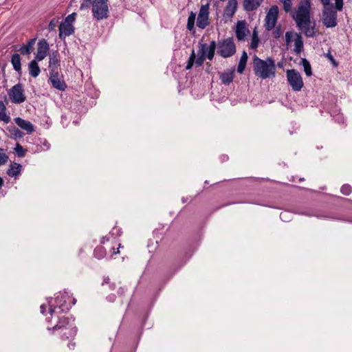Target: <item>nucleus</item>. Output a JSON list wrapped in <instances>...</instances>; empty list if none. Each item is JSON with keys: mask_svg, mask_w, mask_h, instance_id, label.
Returning a JSON list of instances; mask_svg holds the SVG:
<instances>
[{"mask_svg": "<svg viewBox=\"0 0 352 352\" xmlns=\"http://www.w3.org/2000/svg\"><path fill=\"white\" fill-rule=\"evenodd\" d=\"M310 0H300L296 12L292 16L296 26L307 37H314L316 34L315 22L311 21Z\"/></svg>", "mask_w": 352, "mask_h": 352, "instance_id": "1", "label": "nucleus"}, {"mask_svg": "<svg viewBox=\"0 0 352 352\" xmlns=\"http://www.w3.org/2000/svg\"><path fill=\"white\" fill-rule=\"evenodd\" d=\"M253 71L261 79L272 78L276 76V67L274 60L268 57L263 60L256 55L253 57Z\"/></svg>", "mask_w": 352, "mask_h": 352, "instance_id": "2", "label": "nucleus"}, {"mask_svg": "<svg viewBox=\"0 0 352 352\" xmlns=\"http://www.w3.org/2000/svg\"><path fill=\"white\" fill-rule=\"evenodd\" d=\"M337 10L333 6H324L322 12V24L327 28H332L337 25Z\"/></svg>", "mask_w": 352, "mask_h": 352, "instance_id": "3", "label": "nucleus"}, {"mask_svg": "<svg viewBox=\"0 0 352 352\" xmlns=\"http://www.w3.org/2000/svg\"><path fill=\"white\" fill-rule=\"evenodd\" d=\"M108 0H94L92 3L93 16L100 21L107 19L109 16Z\"/></svg>", "mask_w": 352, "mask_h": 352, "instance_id": "4", "label": "nucleus"}, {"mask_svg": "<svg viewBox=\"0 0 352 352\" xmlns=\"http://www.w3.org/2000/svg\"><path fill=\"white\" fill-rule=\"evenodd\" d=\"M218 54L223 58H228L236 52V45L232 38H228L218 43Z\"/></svg>", "mask_w": 352, "mask_h": 352, "instance_id": "5", "label": "nucleus"}, {"mask_svg": "<svg viewBox=\"0 0 352 352\" xmlns=\"http://www.w3.org/2000/svg\"><path fill=\"white\" fill-rule=\"evenodd\" d=\"M287 80L294 91H299L303 87L304 83L301 75L294 69L287 70Z\"/></svg>", "mask_w": 352, "mask_h": 352, "instance_id": "6", "label": "nucleus"}, {"mask_svg": "<svg viewBox=\"0 0 352 352\" xmlns=\"http://www.w3.org/2000/svg\"><path fill=\"white\" fill-rule=\"evenodd\" d=\"M8 96L11 101L14 104H21L25 101L26 96L23 85L18 83L14 85L9 91Z\"/></svg>", "mask_w": 352, "mask_h": 352, "instance_id": "7", "label": "nucleus"}, {"mask_svg": "<svg viewBox=\"0 0 352 352\" xmlns=\"http://www.w3.org/2000/svg\"><path fill=\"white\" fill-rule=\"evenodd\" d=\"M278 15V7L276 5L272 6L265 16V28L267 30H272L275 28Z\"/></svg>", "mask_w": 352, "mask_h": 352, "instance_id": "8", "label": "nucleus"}, {"mask_svg": "<svg viewBox=\"0 0 352 352\" xmlns=\"http://www.w3.org/2000/svg\"><path fill=\"white\" fill-rule=\"evenodd\" d=\"M209 5H202L200 8L197 19V25L201 29L205 28L208 25Z\"/></svg>", "mask_w": 352, "mask_h": 352, "instance_id": "9", "label": "nucleus"}, {"mask_svg": "<svg viewBox=\"0 0 352 352\" xmlns=\"http://www.w3.org/2000/svg\"><path fill=\"white\" fill-rule=\"evenodd\" d=\"M49 81L52 87L60 91H65L67 88V85L60 77L58 72H54L53 69L50 72V76Z\"/></svg>", "mask_w": 352, "mask_h": 352, "instance_id": "10", "label": "nucleus"}, {"mask_svg": "<svg viewBox=\"0 0 352 352\" xmlns=\"http://www.w3.org/2000/svg\"><path fill=\"white\" fill-rule=\"evenodd\" d=\"M50 46L47 41L43 38L40 40L37 44V50L35 55V58L38 61L43 60L47 55Z\"/></svg>", "mask_w": 352, "mask_h": 352, "instance_id": "11", "label": "nucleus"}, {"mask_svg": "<svg viewBox=\"0 0 352 352\" xmlns=\"http://www.w3.org/2000/svg\"><path fill=\"white\" fill-rule=\"evenodd\" d=\"M236 36L239 41H243L248 34L250 33L249 30L246 27L245 21H239L236 26Z\"/></svg>", "mask_w": 352, "mask_h": 352, "instance_id": "12", "label": "nucleus"}, {"mask_svg": "<svg viewBox=\"0 0 352 352\" xmlns=\"http://www.w3.org/2000/svg\"><path fill=\"white\" fill-rule=\"evenodd\" d=\"M57 318L58 320L56 324H54L52 327H47V329L49 331H52L53 332H58L65 327L73 324L72 323L70 322V320L67 317H57Z\"/></svg>", "mask_w": 352, "mask_h": 352, "instance_id": "13", "label": "nucleus"}, {"mask_svg": "<svg viewBox=\"0 0 352 352\" xmlns=\"http://www.w3.org/2000/svg\"><path fill=\"white\" fill-rule=\"evenodd\" d=\"M58 334L62 340L72 339L74 338L76 334V328L74 326V324L68 325L59 331Z\"/></svg>", "mask_w": 352, "mask_h": 352, "instance_id": "14", "label": "nucleus"}, {"mask_svg": "<svg viewBox=\"0 0 352 352\" xmlns=\"http://www.w3.org/2000/svg\"><path fill=\"white\" fill-rule=\"evenodd\" d=\"M14 120L16 124L21 129L25 131L28 134H31L34 131V126L30 121L23 120L19 117L15 118Z\"/></svg>", "mask_w": 352, "mask_h": 352, "instance_id": "15", "label": "nucleus"}, {"mask_svg": "<svg viewBox=\"0 0 352 352\" xmlns=\"http://www.w3.org/2000/svg\"><path fill=\"white\" fill-rule=\"evenodd\" d=\"M74 32V27L72 24L62 22L59 25V37L65 38Z\"/></svg>", "mask_w": 352, "mask_h": 352, "instance_id": "16", "label": "nucleus"}, {"mask_svg": "<svg viewBox=\"0 0 352 352\" xmlns=\"http://www.w3.org/2000/svg\"><path fill=\"white\" fill-rule=\"evenodd\" d=\"M64 298V296H58L56 298V306H53V305H50V308H49V313L51 316H52L54 314H55L56 312V309L57 307H58L59 309H61V311H65V310H69V307L68 306H66L65 305V300H64V302H62V299Z\"/></svg>", "mask_w": 352, "mask_h": 352, "instance_id": "17", "label": "nucleus"}, {"mask_svg": "<svg viewBox=\"0 0 352 352\" xmlns=\"http://www.w3.org/2000/svg\"><path fill=\"white\" fill-rule=\"evenodd\" d=\"M234 70V68H232V69H228L220 74V80L223 84L228 85L233 81Z\"/></svg>", "mask_w": 352, "mask_h": 352, "instance_id": "18", "label": "nucleus"}, {"mask_svg": "<svg viewBox=\"0 0 352 352\" xmlns=\"http://www.w3.org/2000/svg\"><path fill=\"white\" fill-rule=\"evenodd\" d=\"M36 38H33L30 39L26 45H23L20 47V48L18 50V51L21 53L22 55H29L30 54L33 50H34V45L35 44Z\"/></svg>", "mask_w": 352, "mask_h": 352, "instance_id": "19", "label": "nucleus"}, {"mask_svg": "<svg viewBox=\"0 0 352 352\" xmlns=\"http://www.w3.org/2000/svg\"><path fill=\"white\" fill-rule=\"evenodd\" d=\"M237 9V1L229 0L224 10V16L231 18L234 14Z\"/></svg>", "mask_w": 352, "mask_h": 352, "instance_id": "20", "label": "nucleus"}, {"mask_svg": "<svg viewBox=\"0 0 352 352\" xmlns=\"http://www.w3.org/2000/svg\"><path fill=\"white\" fill-rule=\"evenodd\" d=\"M262 3V0H243V6L245 11L251 12L256 10Z\"/></svg>", "mask_w": 352, "mask_h": 352, "instance_id": "21", "label": "nucleus"}, {"mask_svg": "<svg viewBox=\"0 0 352 352\" xmlns=\"http://www.w3.org/2000/svg\"><path fill=\"white\" fill-rule=\"evenodd\" d=\"M37 62V60L34 59L30 62L28 65L29 74L34 78L37 77L41 72V69Z\"/></svg>", "mask_w": 352, "mask_h": 352, "instance_id": "22", "label": "nucleus"}, {"mask_svg": "<svg viewBox=\"0 0 352 352\" xmlns=\"http://www.w3.org/2000/svg\"><path fill=\"white\" fill-rule=\"evenodd\" d=\"M22 166L18 163H13L10 165L9 168L7 170V174L10 177H16L21 173Z\"/></svg>", "mask_w": 352, "mask_h": 352, "instance_id": "23", "label": "nucleus"}, {"mask_svg": "<svg viewBox=\"0 0 352 352\" xmlns=\"http://www.w3.org/2000/svg\"><path fill=\"white\" fill-rule=\"evenodd\" d=\"M208 49V45L206 43L200 45L199 53L201 56H199L196 60H195V63L197 66H201L204 63V61L206 58V50Z\"/></svg>", "mask_w": 352, "mask_h": 352, "instance_id": "24", "label": "nucleus"}, {"mask_svg": "<svg viewBox=\"0 0 352 352\" xmlns=\"http://www.w3.org/2000/svg\"><path fill=\"white\" fill-rule=\"evenodd\" d=\"M6 107L2 100H0V120L8 124L10 122V117L6 113Z\"/></svg>", "mask_w": 352, "mask_h": 352, "instance_id": "25", "label": "nucleus"}, {"mask_svg": "<svg viewBox=\"0 0 352 352\" xmlns=\"http://www.w3.org/2000/svg\"><path fill=\"white\" fill-rule=\"evenodd\" d=\"M248 56L245 51H243L237 66V72L242 74L245 68Z\"/></svg>", "mask_w": 352, "mask_h": 352, "instance_id": "26", "label": "nucleus"}, {"mask_svg": "<svg viewBox=\"0 0 352 352\" xmlns=\"http://www.w3.org/2000/svg\"><path fill=\"white\" fill-rule=\"evenodd\" d=\"M303 50V41L300 34H296L294 40V52L296 54H299Z\"/></svg>", "mask_w": 352, "mask_h": 352, "instance_id": "27", "label": "nucleus"}, {"mask_svg": "<svg viewBox=\"0 0 352 352\" xmlns=\"http://www.w3.org/2000/svg\"><path fill=\"white\" fill-rule=\"evenodd\" d=\"M8 131L10 132L11 137L14 139H20L24 136V133L14 126H10L8 127Z\"/></svg>", "mask_w": 352, "mask_h": 352, "instance_id": "28", "label": "nucleus"}, {"mask_svg": "<svg viewBox=\"0 0 352 352\" xmlns=\"http://www.w3.org/2000/svg\"><path fill=\"white\" fill-rule=\"evenodd\" d=\"M217 47V43L215 41H212L210 43V45L208 46V49L206 50V57L210 60H212L214 56L215 50Z\"/></svg>", "mask_w": 352, "mask_h": 352, "instance_id": "29", "label": "nucleus"}, {"mask_svg": "<svg viewBox=\"0 0 352 352\" xmlns=\"http://www.w3.org/2000/svg\"><path fill=\"white\" fill-rule=\"evenodd\" d=\"M59 65V54L57 51L53 52L50 55L49 67H57Z\"/></svg>", "mask_w": 352, "mask_h": 352, "instance_id": "30", "label": "nucleus"}, {"mask_svg": "<svg viewBox=\"0 0 352 352\" xmlns=\"http://www.w3.org/2000/svg\"><path fill=\"white\" fill-rule=\"evenodd\" d=\"M11 63L15 71L20 72L21 70V57L19 54H14L12 55L11 58Z\"/></svg>", "mask_w": 352, "mask_h": 352, "instance_id": "31", "label": "nucleus"}, {"mask_svg": "<svg viewBox=\"0 0 352 352\" xmlns=\"http://www.w3.org/2000/svg\"><path fill=\"white\" fill-rule=\"evenodd\" d=\"M94 254L98 259H102L106 256V250L102 246H98L95 248Z\"/></svg>", "mask_w": 352, "mask_h": 352, "instance_id": "32", "label": "nucleus"}, {"mask_svg": "<svg viewBox=\"0 0 352 352\" xmlns=\"http://www.w3.org/2000/svg\"><path fill=\"white\" fill-rule=\"evenodd\" d=\"M301 61L305 73L307 76H311L312 75V70L309 62L306 58H302Z\"/></svg>", "mask_w": 352, "mask_h": 352, "instance_id": "33", "label": "nucleus"}, {"mask_svg": "<svg viewBox=\"0 0 352 352\" xmlns=\"http://www.w3.org/2000/svg\"><path fill=\"white\" fill-rule=\"evenodd\" d=\"M259 38L258 36V33L256 30L253 31L252 36V41L250 43V48L251 49H256L258 45Z\"/></svg>", "mask_w": 352, "mask_h": 352, "instance_id": "34", "label": "nucleus"}, {"mask_svg": "<svg viewBox=\"0 0 352 352\" xmlns=\"http://www.w3.org/2000/svg\"><path fill=\"white\" fill-rule=\"evenodd\" d=\"M195 17L196 14L194 13L193 12H191L190 15L188 16L187 21V29L189 30L190 31L192 30L194 28Z\"/></svg>", "mask_w": 352, "mask_h": 352, "instance_id": "35", "label": "nucleus"}, {"mask_svg": "<svg viewBox=\"0 0 352 352\" xmlns=\"http://www.w3.org/2000/svg\"><path fill=\"white\" fill-rule=\"evenodd\" d=\"M195 50H192L191 54L188 60L186 66V69L187 70L190 69L192 67V66L195 63Z\"/></svg>", "mask_w": 352, "mask_h": 352, "instance_id": "36", "label": "nucleus"}, {"mask_svg": "<svg viewBox=\"0 0 352 352\" xmlns=\"http://www.w3.org/2000/svg\"><path fill=\"white\" fill-rule=\"evenodd\" d=\"M14 151L17 156L19 157H23L25 155V150L19 143L16 144V147L14 148Z\"/></svg>", "mask_w": 352, "mask_h": 352, "instance_id": "37", "label": "nucleus"}, {"mask_svg": "<svg viewBox=\"0 0 352 352\" xmlns=\"http://www.w3.org/2000/svg\"><path fill=\"white\" fill-rule=\"evenodd\" d=\"M340 191L342 195L349 196L352 192V187L349 184H344L342 186Z\"/></svg>", "mask_w": 352, "mask_h": 352, "instance_id": "38", "label": "nucleus"}, {"mask_svg": "<svg viewBox=\"0 0 352 352\" xmlns=\"http://www.w3.org/2000/svg\"><path fill=\"white\" fill-rule=\"evenodd\" d=\"M8 156L5 153L3 148H0V166L3 165L8 162Z\"/></svg>", "mask_w": 352, "mask_h": 352, "instance_id": "39", "label": "nucleus"}, {"mask_svg": "<svg viewBox=\"0 0 352 352\" xmlns=\"http://www.w3.org/2000/svg\"><path fill=\"white\" fill-rule=\"evenodd\" d=\"M283 4V9L285 12H289L292 10V3L291 0H282Z\"/></svg>", "mask_w": 352, "mask_h": 352, "instance_id": "40", "label": "nucleus"}, {"mask_svg": "<svg viewBox=\"0 0 352 352\" xmlns=\"http://www.w3.org/2000/svg\"><path fill=\"white\" fill-rule=\"evenodd\" d=\"M93 3L92 0H83L80 4V9L81 10L88 9Z\"/></svg>", "mask_w": 352, "mask_h": 352, "instance_id": "41", "label": "nucleus"}, {"mask_svg": "<svg viewBox=\"0 0 352 352\" xmlns=\"http://www.w3.org/2000/svg\"><path fill=\"white\" fill-rule=\"evenodd\" d=\"M76 16V13L73 12L70 14H69L65 19V23L69 24H72L73 22L75 21Z\"/></svg>", "mask_w": 352, "mask_h": 352, "instance_id": "42", "label": "nucleus"}, {"mask_svg": "<svg viewBox=\"0 0 352 352\" xmlns=\"http://www.w3.org/2000/svg\"><path fill=\"white\" fill-rule=\"evenodd\" d=\"M343 8V0H335V9L342 10Z\"/></svg>", "mask_w": 352, "mask_h": 352, "instance_id": "43", "label": "nucleus"}, {"mask_svg": "<svg viewBox=\"0 0 352 352\" xmlns=\"http://www.w3.org/2000/svg\"><path fill=\"white\" fill-rule=\"evenodd\" d=\"M326 57L331 61V63L333 65L334 67L338 66L337 62L336 61V60L334 59L333 56H332V54L330 52H329L326 54Z\"/></svg>", "mask_w": 352, "mask_h": 352, "instance_id": "44", "label": "nucleus"}, {"mask_svg": "<svg viewBox=\"0 0 352 352\" xmlns=\"http://www.w3.org/2000/svg\"><path fill=\"white\" fill-rule=\"evenodd\" d=\"M56 23H57V21L55 19H52L48 25L49 30L50 31L54 30L56 26Z\"/></svg>", "mask_w": 352, "mask_h": 352, "instance_id": "45", "label": "nucleus"}, {"mask_svg": "<svg viewBox=\"0 0 352 352\" xmlns=\"http://www.w3.org/2000/svg\"><path fill=\"white\" fill-rule=\"evenodd\" d=\"M282 34V32H281V29L280 27H277L276 28L274 32V38H278Z\"/></svg>", "mask_w": 352, "mask_h": 352, "instance_id": "46", "label": "nucleus"}, {"mask_svg": "<svg viewBox=\"0 0 352 352\" xmlns=\"http://www.w3.org/2000/svg\"><path fill=\"white\" fill-rule=\"evenodd\" d=\"M292 37V34L289 32H286L285 34V41L287 43H289L291 42Z\"/></svg>", "mask_w": 352, "mask_h": 352, "instance_id": "47", "label": "nucleus"}, {"mask_svg": "<svg viewBox=\"0 0 352 352\" xmlns=\"http://www.w3.org/2000/svg\"><path fill=\"white\" fill-rule=\"evenodd\" d=\"M110 234L112 235H120V231L118 228H114L110 232Z\"/></svg>", "mask_w": 352, "mask_h": 352, "instance_id": "48", "label": "nucleus"}, {"mask_svg": "<svg viewBox=\"0 0 352 352\" xmlns=\"http://www.w3.org/2000/svg\"><path fill=\"white\" fill-rule=\"evenodd\" d=\"M320 1L323 6H331V4H330V0H320Z\"/></svg>", "mask_w": 352, "mask_h": 352, "instance_id": "49", "label": "nucleus"}, {"mask_svg": "<svg viewBox=\"0 0 352 352\" xmlns=\"http://www.w3.org/2000/svg\"><path fill=\"white\" fill-rule=\"evenodd\" d=\"M248 179H250L253 180L254 182H261V181L265 180L264 178H261V177H248Z\"/></svg>", "mask_w": 352, "mask_h": 352, "instance_id": "50", "label": "nucleus"}, {"mask_svg": "<svg viewBox=\"0 0 352 352\" xmlns=\"http://www.w3.org/2000/svg\"><path fill=\"white\" fill-rule=\"evenodd\" d=\"M43 146L45 150H48L50 148V144L46 140L44 141Z\"/></svg>", "mask_w": 352, "mask_h": 352, "instance_id": "51", "label": "nucleus"}, {"mask_svg": "<svg viewBox=\"0 0 352 352\" xmlns=\"http://www.w3.org/2000/svg\"><path fill=\"white\" fill-rule=\"evenodd\" d=\"M287 212H281L280 214V217L282 220L283 221H285L286 219V216L287 215Z\"/></svg>", "mask_w": 352, "mask_h": 352, "instance_id": "52", "label": "nucleus"}, {"mask_svg": "<svg viewBox=\"0 0 352 352\" xmlns=\"http://www.w3.org/2000/svg\"><path fill=\"white\" fill-rule=\"evenodd\" d=\"M40 309H41V314H45L46 306L45 305H41L40 307Z\"/></svg>", "mask_w": 352, "mask_h": 352, "instance_id": "53", "label": "nucleus"}, {"mask_svg": "<svg viewBox=\"0 0 352 352\" xmlns=\"http://www.w3.org/2000/svg\"><path fill=\"white\" fill-rule=\"evenodd\" d=\"M115 298H116V296L114 295H109L108 297H107V299L111 301V302H113L115 300Z\"/></svg>", "mask_w": 352, "mask_h": 352, "instance_id": "54", "label": "nucleus"}, {"mask_svg": "<svg viewBox=\"0 0 352 352\" xmlns=\"http://www.w3.org/2000/svg\"><path fill=\"white\" fill-rule=\"evenodd\" d=\"M109 278L107 277V278H105L102 282V285H104L105 284H109Z\"/></svg>", "mask_w": 352, "mask_h": 352, "instance_id": "55", "label": "nucleus"}, {"mask_svg": "<svg viewBox=\"0 0 352 352\" xmlns=\"http://www.w3.org/2000/svg\"><path fill=\"white\" fill-rule=\"evenodd\" d=\"M118 292H119L120 294H122L124 292V288H122V287H120V288L119 289Z\"/></svg>", "mask_w": 352, "mask_h": 352, "instance_id": "56", "label": "nucleus"}, {"mask_svg": "<svg viewBox=\"0 0 352 352\" xmlns=\"http://www.w3.org/2000/svg\"><path fill=\"white\" fill-rule=\"evenodd\" d=\"M108 238L103 237L101 240V243H104L106 241H108Z\"/></svg>", "mask_w": 352, "mask_h": 352, "instance_id": "57", "label": "nucleus"}, {"mask_svg": "<svg viewBox=\"0 0 352 352\" xmlns=\"http://www.w3.org/2000/svg\"><path fill=\"white\" fill-rule=\"evenodd\" d=\"M3 179L0 177V188L3 186Z\"/></svg>", "mask_w": 352, "mask_h": 352, "instance_id": "58", "label": "nucleus"}, {"mask_svg": "<svg viewBox=\"0 0 352 352\" xmlns=\"http://www.w3.org/2000/svg\"><path fill=\"white\" fill-rule=\"evenodd\" d=\"M113 254H118V253H119V250H118V249H117V250H115V248H113Z\"/></svg>", "mask_w": 352, "mask_h": 352, "instance_id": "59", "label": "nucleus"}, {"mask_svg": "<svg viewBox=\"0 0 352 352\" xmlns=\"http://www.w3.org/2000/svg\"><path fill=\"white\" fill-rule=\"evenodd\" d=\"M228 159V156H223L222 160H227Z\"/></svg>", "mask_w": 352, "mask_h": 352, "instance_id": "60", "label": "nucleus"}, {"mask_svg": "<svg viewBox=\"0 0 352 352\" xmlns=\"http://www.w3.org/2000/svg\"><path fill=\"white\" fill-rule=\"evenodd\" d=\"M110 288H111V289H115V285H114V284H113V285H110Z\"/></svg>", "mask_w": 352, "mask_h": 352, "instance_id": "61", "label": "nucleus"}, {"mask_svg": "<svg viewBox=\"0 0 352 352\" xmlns=\"http://www.w3.org/2000/svg\"><path fill=\"white\" fill-rule=\"evenodd\" d=\"M304 180V178H300L299 179V181L301 182V181H303Z\"/></svg>", "mask_w": 352, "mask_h": 352, "instance_id": "62", "label": "nucleus"}, {"mask_svg": "<svg viewBox=\"0 0 352 352\" xmlns=\"http://www.w3.org/2000/svg\"><path fill=\"white\" fill-rule=\"evenodd\" d=\"M263 1V0H262V2Z\"/></svg>", "mask_w": 352, "mask_h": 352, "instance_id": "63", "label": "nucleus"}]
</instances>
